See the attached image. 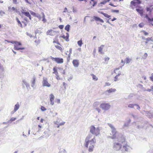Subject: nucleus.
Listing matches in <instances>:
<instances>
[{
  "mask_svg": "<svg viewBox=\"0 0 153 153\" xmlns=\"http://www.w3.org/2000/svg\"><path fill=\"white\" fill-rule=\"evenodd\" d=\"M96 142L95 137H93L92 135L89 134L87 136L85 140L84 146L85 147L88 148L89 146L88 149L89 152H92L93 151L94 148V144Z\"/></svg>",
  "mask_w": 153,
  "mask_h": 153,
  "instance_id": "nucleus-1",
  "label": "nucleus"
},
{
  "mask_svg": "<svg viewBox=\"0 0 153 153\" xmlns=\"http://www.w3.org/2000/svg\"><path fill=\"white\" fill-rule=\"evenodd\" d=\"M126 142V138L123 135L118 136L117 140H115L113 143V149L116 151L120 150L122 147V144Z\"/></svg>",
  "mask_w": 153,
  "mask_h": 153,
  "instance_id": "nucleus-2",
  "label": "nucleus"
},
{
  "mask_svg": "<svg viewBox=\"0 0 153 153\" xmlns=\"http://www.w3.org/2000/svg\"><path fill=\"white\" fill-rule=\"evenodd\" d=\"M90 132L92 134L97 136L100 134V129L99 128H96L93 126H91L90 127Z\"/></svg>",
  "mask_w": 153,
  "mask_h": 153,
  "instance_id": "nucleus-3",
  "label": "nucleus"
},
{
  "mask_svg": "<svg viewBox=\"0 0 153 153\" xmlns=\"http://www.w3.org/2000/svg\"><path fill=\"white\" fill-rule=\"evenodd\" d=\"M119 68H116L114 70V72L115 74H117L114 77V81H117L120 79H121L122 76V74H121V72L119 71Z\"/></svg>",
  "mask_w": 153,
  "mask_h": 153,
  "instance_id": "nucleus-4",
  "label": "nucleus"
},
{
  "mask_svg": "<svg viewBox=\"0 0 153 153\" xmlns=\"http://www.w3.org/2000/svg\"><path fill=\"white\" fill-rule=\"evenodd\" d=\"M14 49L16 50H23L25 49L24 48L21 47L20 46L22 45L21 43L20 42L14 41Z\"/></svg>",
  "mask_w": 153,
  "mask_h": 153,
  "instance_id": "nucleus-5",
  "label": "nucleus"
},
{
  "mask_svg": "<svg viewBox=\"0 0 153 153\" xmlns=\"http://www.w3.org/2000/svg\"><path fill=\"white\" fill-rule=\"evenodd\" d=\"M51 58L52 60L55 61L58 64H61L63 62V59L62 58L59 57L54 58L52 56H51Z\"/></svg>",
  "mask_w": 153,
  "mask_h": 153,
  "instance_id": "nucleus-6",
  "label": "nucleus"
},
{
  "mask_svg": "<svg viewBox=\"0 0 153 153\" xmlns=\"http://www.w3.org/2000/svg\"><path fill=\"white\" fill-rule=\"evenodd\" d=\"M110 107V105L108 103H102L100 105L101 108L105 110H108Z\"/></svg>",
  "mask_w": 153,
  "mask_h": 153,
  "instance_id": "nucleus-7",
  "label": "nucleus"
},
{
  "mask_svg": "<svg viewBox=\"0 0 153 153\" xmlns=\"http://www.w3.org/2000/svg\"><path fill=\"white\" fill-rule=\"evenodd\" d=\"M97 3L96 0H90L89 6V8H92L96 5Z\"/></svg>",
  "mask_w": 153,
  "mask_h": 153,
  "instance_id": "nucleus-8",
  "label": "nucleus"
},
{
  "mask_svg": "<svg viewBox=\"0 0 153 153\" xmlns=\"http://www.w3.org/2000/svg\"><path fill=\"white\" fill-rule=\"evenodd\" d=\"M117 132L116 131V129H114V130H112L111 135L112 136L111 137V138L113 139H116V140H117V137L118 136L121 135V134H119L117 136ZM121 135H122L121 134Z\"/></svg>",
  "mask_w": 153,
  "mask_h": 153,
  "instance_id": "nucleus-9",
  "label": "nucleus"
},
{
  "mask_svg": "<svg viewBox=\"0 0 153 153\" xmlns=\"http://www.w3.org/2000/svg\"><path fill=\"white\" fill-rule=\"evenodd\" d=\"M141 3L140 1L139 0H134V1H132L131 2L130 6L132 8H133V6H135L137 5L140 4Z\"/></svg>",
  "mask_w": 153,
  "mask_h": 153,
  "instance_id": "nucleus-10",
  "label": "nucleus"
},
{
  "mask_svg": "<svg viewBox=\"0 0 153 153\" xmlns=\"http://www.w3.org/2000/svg\"><path fill=\"white\" fill-rule=\"evenodd\" d=\"M42 85L43 86L50 87L51 86V85L48 83L47 78H43V80L42 81Z\"/></svg>",
  "mask_w": 153,
  "mask_h": 153,
  "instance_id": "nucleus-11",
  "label": "nucleus"
},
{
  "mask_svg": "<svg viewBox=\"0 0 153 153\" xmlns=\"http://www.w3.org/2000/svg\"><path fill=\"white\" fill-rule=\"evenodd\" d=\"M56 32L52 29L49 30L46 32L47 35H49L51 36H53L56 33Z\"/></svg>",
  "mask_w": 153,
  "mask_h": 153,
  "instance_id": "nucleus-12",
  "label": "nucleus"
},
{
  "mask_svg": "<svg viewBox=\"0 0 153 153\" xmlns=\"http://www.w3.org/2000/svg\"><path fill=\"white\" fill-rule=\"evenodd\" d=\"M72 63L75 67H77L79 65V60L78 59H74L73 60Z\"/></svg>",
  "mask_w": 153,
  "mask_h": 153,
  "instance_id": "nucleus-13",
  "label": "nucleus"
},
{
  "mask_svg": "<svg viewBox=\"0 0 153 153\" xmlns=\"http://www.w3.org/2000/svg\"><path fill=\"white\" fill-rule=\"evenodd\" d=\"M60 37L63 38L67 42H68L69 40V35L68 33H66V36L64 35H63L61 36Z\"/></svg>",
  "mask_w": 153,
  "mask_h": 153,
  "instance_id": "nucleus-14",
  "label": "nucleus"
},
{
  "mask_svg": "<svg viewBox=\"0 0 153 153\" xmlns=\"http://www.w3.org/2000/svg\"><path fill=\"white\" fill-rule=\"evenodd\" d=\"M8 11L11 12L13 11L17 12L18 11L17 9L16 8L14 7H8Z\"/></svg>",
  "mask_w": 153,
  "mask_h": 153,
  "instance_id": "nucleus-15",
  "label": "nucleus"
},
{
  "mask_svg": "<svg viewBox=\"0 0 153 153\" xmlns=\"http://www.w3.org/2000/svg\"><path fill=\"white\" fill-rule=\"evenodd\" d=\"M123 148L124 149L125 151L127 152L128 151L130 148V146L127 143L123 145Z\"/></svg>",
  "mask_w": 153,
  "mask_h": 153,
  "instance_id": "nucleus-16",
  "label": "nucleus"
},
{
  "mask_svg": "<svg viewBox=\"0 0 153 153\" xmlns=\"http://www.w3.org/2000/svg\"><path fill=\"white\" fill-rule=\"evenodd\" d=\"M93 18L94 20L97 22H99L101 23H103L104 22V21L102 19L97 16H93Z\"/></svg>",
  "mask_w": 153,
  "mask_h": 153,
  "instance_id": "nucleus-17",
  "label": "nucleus"
},
{
  "mask_svg": "<svg viewBox=\"0 0 153 153\" xmlns=\"http://www.w3.org/2000/svg\"><path fill=\"white\" fill-rule=\"evenodd\" d=\"M54 96L53 94H51L50 95V101L51 104L52 105H53L54 104Z\"/></svg>",
  "mask_w": 153,
  "mask_h": 153,
  "instance_id": "nucleus-18",
  "label": "nucleus"
},
{
  "mask_svg": "<svg viewBox=\"0 0 153 153\" xmlns=\"http://www.w3.org/2000/svg\"><path fill=\"white\" fill-rule=\"evenodd\" d=\"M104 47V45H102L99 47L98 48V52L101 54L103 53L102 50Z\"/></svg>",
  "mask_w": 153,
  "mask_h": 153,
  "instance_id": "nucleus-19",
  "label": "nucleus"
},
{
  "mask_svg": "<svg viewBox=\"0 0 153 153\" xmlns=\"http://www.w3.org/2000/svg\"><path fill=\"white\" fill-rule=\"evenodd\" d=\"M22 13L24 14L26 16L28 17L30 19H31V16L29 12H22Z\"/></svg>",
  "mask_w": 153,
  "mask_h": 153,
  "instance_id": "nucleus-20",
  "label": "nucleus"
},
{
  "mask_svg": "<svg viewBox=\"0 0 153 153\" xmlns=\"http://www.w3.org/2000/svg\"><path fill=\"white\" fill-rule=\"evenodd\" d=\"M57 44H58V45H59L60 46H59V45H55V47L57 49L60 50L61 52L63 51V48L61 46V45L58 42L57 43Z\"/></svg>",
  "mask_w": 153,
  "mask_h": 153,
  "instance_id": "nucleus-21",
  "label": "nucleus"
},
{
  "mask_svg": "<svg viewBox=\"0 0 153 153\" xmlns=\"http://www.w3.org/2000/svg\"><path fill=\"white\" fill-rule=\"evenodd\" d=\"M146 10L147 11H149L150 13H151L153 10V5H151L149 7H146Z\"/></svg>",
  "mask_w": 153,
  "mask_h": 153,
  "instance_id": "nucleus-22",
  "label": "nucleus"
},
{
  "mask_svg": "<svg viewBox=\"0 0 153 153\" xmlns=\"http://www.w3.org/2000/svg\"><path fill=\"white\" fill-rule=\"evenodd\" d=\"M116 91V89L115 88H111L108 90L106 91V92L108 93H111L115 92Z\"/></svg>",
  "mask_w": 153,
  "mask_h": 153,
  "instance_id": "nucleus-23",
  "label": "nucleus"
},
{
  "mask_svg": "<svg viewBox=\"0 0 153 153\" xmlns=\"http://www.w3.org/2000/svg\"><path fill=\"white\" fill-rule=\"evenodd\" d=\"M19 107V105L18 102H17V103L15 105L14 109V112L13 113L15 112L18 109Z\"/></svg>",
  "mask_w": 153,
  "mask_h": 153,
  "instance_id": "nucleus-24",
  "label": "nucleus"
},
{
  "mask_svg": "<svg viewBox=\"0 0 153 153\" xmlns=\"http://www.w3.org/2000/svg\"><path fill=\"white\" fill-rule=\"evenodd\" d=\"M136 10L142 16L143 15V10L142 9H136Z\"/></svg>",
  "mask_w": 153,
  "mask_h": 153,
  "instance_id": "nucleus-25",
  "label": "nucleus"
},
{
  "mask_svg": "<svg viewBox=\"0 0 153 153\" xmlns=\"http://www.w3.org/2000/svg\"><path fill=\"white\" fill-rule=\"evenodd\" d=\"M100 13L103 15L106 18H109L111 17L110 15H108V14L106 13H104L102 12H100Z\"/></svg>",
  "mask_w": 153,
  "mask_h": 153,
  "instance_id": "nucleus-26",
  "label": "nucleus"
},
{
  "mask_svg": "<svg viewBox=\"0 0 153 153\" xmlns=\"http://www.w3.org/2000/svg\"><path fill=\"white\" fill-rule=\"evenodd\" d=\"M132 59L129 58V57H127L125 59V61L126 62V64L129 63L131 61Z\"/></svg>",
  "mask_w": 153,
  "mask_h": 153,
  "instance_id": "nucleus-27",
  "label": "nucleus"
},
{
  "mask_svg": "<svg viewBox=\"0 0 153 153\" xmlns=\"http://www.w3.org/2000/svg\"><path fill=\"white\" fill-rule=\"evenodd\" d=\"M16 20L18 22V25L20 26V27H22V24L20 21L19 20L18 18H16Z\"/></svg>",
  "mask_w": 153,
  "mask_h": 153,
  "instance_id": "nucleus-28",
  "label": "nucleus"
},
{
  "mask_svg": "<svg viewBox=\"0 0 153 153\" xmlns=\"http://www.w3.org/2000/svg\"><path fill=\"white\" fill-rule=\"evenodd\" d=\"M91 76L92 77L94 81H97L98 80V78L94 74H91Z\"/></svg>",
  "mask_w": 153,
  "mask_h": 153,
  "instance_id": "nucleus-29",
  "label": "nucleus"
},
{
  "mask_svg": "<svg viewBox=\"0 0 153 153\" xmlns=\"http://www.w3.org/2000/svg\"><path fill=\"white\" fill-rule=\"evenodd\" d=\"M53 74H55L56 75V78L57 80H59L60 79V78L59 77V74L57 71L55 72V73H53Z\"/></svg>",
  "mask_w": 153,
  "mask_h": 153,
  "instance_id": "nucleus-30",
  "label": "nucleus"
},
{
  "mask_svg": "<svg viewBox=\"0 0 153 153\" xmlns=\"http://www.w3.org/2000/svg\"><path fill=\"white\" fill-rule=\"evenodd\" d=\"M110 59V58L108 57H105L104 59V63L105 64H107L108 61Z\"/></svg>",
  "mask_w": 153,
  "mask_h": 153,
  "instance_id": "nucleus-31",
  "label": "nucleus"
},
{
  "mask_svg": "<svg viewBox=\"0 0 153 153\" xmlns=\"http://www.w3.org/2000/svg\"><path fill=\"white\" fill-rule=\"evenodd\" d=\"M82 44V39L77 42V44L79 47H81Z\"/></svg>",
  "mask_w": 153,
  "mask_h": 153,
  "instance_id": "nucleus-32",
  "label": "nucleus"
},
{
  "mask_svg": "<svg viewBox=\"0 0 153 153\" xmlns=\"http://www.w3.org/2000/svg\"><path fill=\"white\" fill-rule=\"evenodd\" d=\"M70 26L69 25H67L65 27V29L68 32L70 30Z\"/></svg>",
  "mask_w": 153,
  "mask_h": 153,
  "instance_id": "nucleus-33",
  "label": "nucleus"
},
{
  "mask_svg": "<svg viewBox=\"0 0 153 153\" xmlns=\"http://www.w3.org/2000/svg\"><path fill=\"white\" fill-rule=\"evenodd\" d=\"M145 17L148 20L149 22H150V21H153V18H152V19L150 18L149 17L148 15L147 14L146 15Z\"/></svg>",
  "mask_w": 153,
  "mask_h": 153,
  "instance_id": "nucleus-34",
  "label": "nucleus"
},
{
  "mask_svg": "<svg viewBox=\"0 0 153 153\" xmlns=\"http://www.w3.org/2000/svg\"><path fill=\"white\" fill-rule=\"evenodd\" d=\"M110 0H104L103 1L101 2V4H105L107 2H108ZM123 1V0H119V1Z\"/></svg>",
  "mask_w": 153,
  "mask_h": 153,
  "instance_id": "nucleus-35",
  "label": "nucleus"
},
{
  "mask_svg": "<svg viewBox=\"0 0 153 153\" xmlns=\"http://www.w3.org/2000/svg\"><path fill=\"white\" fill-rule=\"evenodd\" d=\"M109 5L113 7H117L118 6V4L116 3H113L112 2H110Z\"/></svg>",
  "mask_w": 153,
  "mask_h": 153,
  "instance_id": "nucleus-36",
  "label": "nucleus"
},
{
  "mask_svg": "<svg viewBox=\"0 0 153 153\" xmlns=\"http://www.w3.org/2000/svg\"><path fill=\"white\" fill-rule=\"evenodd\" d=\"M146 40L148 42L150 41H152L153 42V38L152 37H148L146 39Z\"/></svg>",
  "mask_w": 153,
  "mask_h": 153,
  "instance_id": "nucleus-37",
  "label": "nucleus"
},
{
  "mask_svg": "<svg viewBox=\"0 0 153 153\" xmlns=\"http://www.w3.org/2000/svg\"><path fill=\"white\" fill-rule=\"evenodd\" d=\"M135 104H129L128 105V107L129 108H133L135 106Z\"/></svg>",
  "mask_w": 153,
  "mask_h": 153,
  "instance_id": "nucleus-38",
  "label": "nucleus"
},
{
  "mask_svg": "<svg viewBox=\"0 0 153 153\" xmlns=\"http://www.w3.org/2000/svg\"><path fill=\"white\" fill-rule=\"evenodd\" d=\"M150 80L153 82V73L151 74V76L149 77Z\"/></svg>",
  "mask_w": 153,
  "mask_h": 153,
  "instance_id": "nucleus-39",
  "label": "nucleus"
},
{
  "mask_svg": "<svg viewBox=\"0 0 153 153\" xmlns=\"http://www.w3.org/2000/svg\"><path fill=\"white\" fill-rule=\"evenodd\" d=\"M16 119V118L12 117L9 120V121L10 122H12L15 120Z\"/></svg>",
  "mask_w": 153,
  "mask_h": 153,
  "instance_id": "nucleus-40",
  "label": "nucleus"
},
{
  "mask_svg": "<svg viewBox=\"0 0 153 153\" xmlns=\"http://www.w3.org/2000/svg\"><path fill=\"white\" fill-rule=\"evenodd\" d=\"M111 12L112 13H119V10H112L111 11Z\"/></svg>",
  "mask_w": 153,
  "mask_h": 153,
  "instance_id": "nucleus-41",
  "label": "nucleus"
},
{
  "mask_svg": "<svg viewBox=\"0 0 153 153\" xmlns=\"http://www.w3.org/2000/svg\"><path fill=\"white\" fill-rule=\"evenodd\" d=\"M41 109L42 111H44L46 110V109L43 106H41Z\"/></svg>",
  "mask_w": 153,
  "mask_h": 153,
  "instance_id": "nucleus-42",
  "label": "nucleus"
},
{
  "mask_svg": "<svg viewBox=\"0 0 153 153\" xmlns=\"http://www.w3.org/2000/svg\"><path fill=\"white\" fill-rule=\"evenodd\" d=\"M144 24L143 23H141L139 24V26L140 27H143L144 26Z\"/></svg>",
  "mask_w": 153,
  "mask_h": 153,
  "instance_id": "nucleus-43",
  "label": "nucleus"
},
{
  "mask_svg": "<svg viewBox=\"0 0 153 153\" xmlns=\"http://www.w3.org/2000/svg\"><path fill=\"white\" fill-rule=\"evenodd\" d=\"M53 73H55V72L57 71V69L56 68V67H53Z\"/></svg>",
  "mask_w": 153,
  "mask_h": 153,
  "instance_id": "nucleus-44",
  "label": "nucleus"
},
{
  "mask_svg": "<svg viewBox=\"0 0 153 153\" xmlns=\"http://www.w3.org/2000/svg\"><path fill=\"white\" fill-rule=\"evenodd\" d=\"M5 14V13L4 11L2 10L0 11V15L1 16H3Z\"/></svg>",
  "mask_w": 153,
  "mask_h": 153,
  "instance_id": "nucleus-45",
  "label": "nucleus"
},
{
  "mask_svg": "<svg viewBox=\"0 0 153 153\" xmlns=\"http://www.w3.org/2000/svg\"><path fill=\"white\" fill-rule=\"evenodd\" d=\"M141 32H143L145 36L147 35H148V33L147 32H146L144 30H142L141 31Z\"/></svg>",
  "mask_w": 153,
  "mask_h": 153,
  "instance_id": "nucleus-46",
  "label": "nucleus"
},
{
  "mask_svg": "<svg viewBox=\"0 0 153 153\" xmlns=\"http://www.w3.org/2000/svg\"><path fill=\"white\" fill-rule=\"evenodd\" d=\"M109 126L112 128V130H114V129H116L112 125L110 124L109 125Z\"/></svg>",
  "mask_w": 153,
  "mask_h": 153,
  "instance_id": "nucleus-47",
  "label": "nucleus"
},
{
  "mask_svg": "<svg viewBox=\"0 0 153 153\" xmlns=\"http://www.w3.org/2000/svg\"><path fill=\"white\" fill-rule=\"evenodd\" d=\"M5 41L7 42L8 43H12V44H14V41H8V40H5Z\"/></svg>",
  "mask_w": 153,
  "mask_h": 153,
  "instance_id": "nucleus-48",
  "label": "nucleus"
},
{
  "mask_svg": "<svg viewBox=\"0 0 153 153\" xmlns=\"http://www.w3.org/2000/svg\"><path fill=\"white\" fill-rule=\"evenodd\" d=\"M59 27L60 29H62L64 27V25H60L59 26Z\"/></svg>",
  "mask_w": 153,
  "mask_h": 153,
  "instance_id": "nucleus-49",
  "label": "nucleus"
},
{
  "mask_svg": "<svg viewBox=\"0 0 153 153\" xmlns=\"http://www.w3.org/2000/svg\"><path fill=\"white\" fill-rule=\"evenodd\" d=\"M43 19L42 20V21H44V22H45L46 21V20H45V15L44 14H43Z\"/></svg>",
  "mask_w": 153,
  "mask_h": 153,
  "instance_id": "nucleus-50",
  "label": "nucleus"
},
{
  "mask_svg": "<svg viewBox=\"0 0 153 153\" xmlns=\"http://www.w3.org/2000/svg\"><path fill=\"white\" fill-rule=\"evenodd\" d=\"M40 41L39 40H35V42L37 44H38L40 43Z\"/></svg>",
  "mask_w": 153,
  "mask_h": 153,
  "instance_id": "nucleus-51",
  "label": "nucleus"
},
{
  "mask_svg": "<svg viewBox=\"0 0 153 153\" xmlns=\"http://www.w3.org/2000/svg\"><path fill=\"white\" fill-rule=\"evenodd\" d=\"M135 106H137V109H140V107L139 106L136 104H135Z\"/></svg>",
  "mask_w": 153,
  "mask_h": 153,
  "instance_id": "nucleus-52",
  "label": "nucleus"
},
{
  "mask_svg": "<svg viewBox=\"0 0 153 153\" xmlns=\"http://www.w3.org/2000/svg\"><path fill=\"white\" fill-rule=\"evenodd\" d=\"M121 62L123 63L122 66H123L124 65L125 62H124L123 60H122L121 61Z\"/></svg>",
  "mask_w": 153,
  "mask_h": 153,
  "instance_id": "nucleus-53",
  "label": "nucleus"
},
{
  "mask_svg": "<svg viewBox=\"0 0 153 153\" xmlns=\"http://www.w3.org/2000/svg\"><path fill=\"white\" fill-rule=\"evenodd\" d=\"M110 83H109L108 82H106L105 83V86H110Z\"/></svg>",
  "mask_w": 153,
  "mask_h": 153,
  "instance_id": "nucleus-54",
  "label": "nucleus"
},
{
  "mask_svg": "<svg viewBox=\"0 0 153 153\" xmlns=\"http://www.w3.org/2000/svg\"><path fill=\"white\" fill-rule=\"evenodd\" d=\"M63 85L65 87V88H66V87L67 86V84L65 82L63 83Z\"/></svg>",
  "mask_w": 153,
  "mask_h": 153,
  "instance_id": "nucleus-55",
  "label": "nucleus"
},
{
  "mask_svg": "<svg viewBox=\"0 0 153 153\" xmlns=\"http://www.w3.org/2000/svg\"><path fill=\"white\" fill-rule=\"evenodd\" d=\"M67 11V8L65 7L64 9V10L63 11V13L66 12Z\"/></svg>",
  "mask_w": 153,
  "mask_h": 153,
  "instance_id": "nucleus-56",
  "label": "nucleus"
},
{
  "mask_svg": "<svg viewBox=\"0 0 153 153\" xmlns=\"http://www.w3.org/2000/svg\"><path fill=\"white\" fill-rule=\"evenodd\" d=\"M35 82V78H34L33 79V80L32 81V83L33 84H34Z\"/></svg>",
  "mask_w": 153,
  "mask_h": 153,
  "instance_id": "nucleus-57",
  "label": "nucleus"
},
{
  "mask_svg": "<svg viewBox=\"0 0 153 153\" xmlns=\"http://www.w3.org/2000/svg\"><path fill=\"white\" fill-rule=\"evenodd\" d=\"M13 3L16 4L17 3V0H13Z\"/></svg>",
  "mask_w": 153,
  "mask_h": 153,
  "instance_id": "nucleus-58",
  "label": "nucleus"
},
{
  "mask_svg": "<svg viewBox=\"0 0 153 153\" xmlns=\"http://www.w3.org/2000/svg\"><path fill=\"white\" fill-rule=\"evenodd\" d=\"M148 56V54L147 53H145L144 54V56L145 58L147 57V56Z\"/></svg>",
  "mask_w": 153,
  "mask_h": 153,
  "instance_id": "nucleus-59",
  "label": "nucleus"
},
{
  "mask_svg": "<svg viewBox=\"0 0 153 153\" xmlns=\"http://www.w3.org/2000/svg\"><path fill=\"white\" fill-rule=\"evenodd\" d=\"M142 78L144 80H146V77L145 76H143L142 77Z\"/></svg>",
  "mask_w": 153,
  "mask_h": 153,
  "instance_id": "nucleus-60",
  "label": "nucleus"
},
{
  "mask_svg": "<svg viewBox=\"0 0 153 153\" xmlns=\"http://www.w3.org/2000/svg\"><path fill=\"white\" fill-rule=\"evenodd\" d=\"M65 123V122H63L62 123H61L59 125V126H61L62 125H64Z\"/></svg>",
  "mask_w": 153,
  "mask_h": 153,
  "instance_id": "nucleus-61",
  "label": "nucleus"
},
{
  "mask_svg": "<svg viewBox=\"0 0 153 153\" xmlns=\"http://www.w3.org/2000/svg\"><path fill=\"white\" fill-rule=\"evenodd\" d=\"M72 51V48H70L69 49V52H70V54H71V53Z\"/></svg>",
  "mask_w": 153,
  "mask_h": 153,
  "instance_id": "nucleus-62",
  "label": "nucleus"
},
{
  "mask_svg": "<svg viewBox=\"0 0 153 153\" xmlns=\"http://www.w3.org/2000/svg\"><path fill=\"white\" fill-rule=\"evenodd\" d=\"M57 102L58 103H59L60 102V100L59 99H57Z\"/></svg>",
  "mask_w": 153,
  "mask_h": 153,
  "instance_id": "nucleus-63",
  "label": "nucleus"
},
{
  "mask_svg": "<svg viewBox=\"0 0 153 153\" xmlns=\"http://www.w3.org/2000/svg\"><path fill=\"white\" fill-rule=\"evenodd\" d=\"M116 19H117L116 18H114L112 19H111V21H114Z\"/></svg>",
  "mask_w": 153,
  "mask_h": 153,
  "instance_id": "nucleus-64",
  "label": "nucleus"
}]
</instances>
